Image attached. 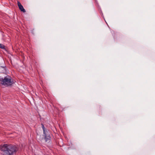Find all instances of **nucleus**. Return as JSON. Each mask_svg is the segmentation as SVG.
Wrapping results in <instances>:
<instances>
[{"mask_svg": "<svg viewBox=\"0 0 155 155\" xmlns=\"http://www.w3.org/2000/svg\"><path fill=\"white\" fill-rule=\"evenodd\" d=\"M42 128H43V130L44 133L45 134V138L46 139V141H47L48 140H50V137L49 136H48L47 137V138H46V134H45V128L44 127V125H43V124H42Z\"/></svg>", "mask_w": 155, "mask_h": 155, "instance_id": "nucleus-4", "label": "nucleus"}, {"mask_svg": "<svg viewBox=\"0 0 155 155\" xmlns=\"http://www.w3.org/2000/svg\"><path fill=\"white\" fill-rule=\"evenodd\" d=\"M13 83L11 78L9 77H5L4 79L0 78V84L8 86Z\"/></svg>", "mask_w": 155, "mask_h": 155, "instance_id": "nucleus-2", "label": "nucleus"}, {"mask_svg": "<svg viewBox=\"0 0 155 155\" xmlns=\"http://www.w3.org/2000/svg\"><path fill=\"white\" fill-rule=\"evenodd\" d=\"M1 150L3 152L2 155H13V153L17 150L16 148L12 145L7 144L1 145Z\"/></svg>", "mask_w": 155, "mask_h": 155, "instance_id": "nucleus-1", "label": "nucleus"}, {"mask_svg": "<svg viewBox=\"0 0 155 155\" xmlns=\"http://www.w3.org/2000/svg\"><path fill=\"white\" fill-rule=\"evenodd\" d=\"M18 6L19 9L21 11L23 12H25V10L24 9L23 6L21 5V3L18 1Z\"/></svg>", "mask_w": 155, "mask_h": 155, "instance_id": "nucleus-3", "label": "nucleus"}, {"mask_svg": "<svg viewBox=\"0 0 155 155\" xmlns=\"http://www.w3.org/2000/svg\"><path fill=\"white\" fill-rule=\"evenodd\" d=\"M0 48H4V46L1 44H0Z\"/></svg>", "mask_w": 155, "mask_h": 155, "instance_id": "nucleus-5", "label": "nucleus"}]
</instances>
